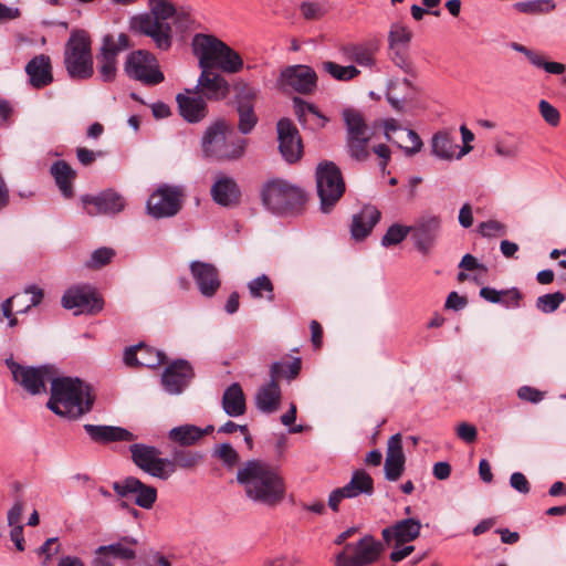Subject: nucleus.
Returning a JSON list of instances; mask_svg holds the SVG:
<instances>
[{"mask_svg": "<svg viewBox=\"0 0 566 566\" xmlns=\"http://www.w3.org/2000/svg\"><path fill=\"white\" fill-rule=\"evenodd\" d=\"M322 69L337 81H350L360 74L355 65H340L332 61L323 62Z\"/></svg>", "mask_w": 566, "mask_h": 566, "instance_id": "47", "label": "nucleus"}, {"mask_svg": "<svg viewBox=\"0 0 566 566\" xmlns=\"http://www.w3.org/2000/svg\"><path fill=\"white\" fill-rule=\"evenodd\" d=\"M479 232L485 238L503 235L506 233V226L496 220H489L480 223Z\"/></svg>", "mask_w": 566, "mask_h": 566, "instance_id": "59", "label": "nucleus"}, {"mask_svg": "<svg viewBox=\"0 0 566 566\" xmlns=\"http://www.w3.org/2000/svg\"><path fill=\"white\" fill-rule=\"evenodd\" d=\"M565 298L566 297L562 292L538 296L536 300V308L545 314L553 313L560 306Z\"/></svg>", "mask_w": 566, "mask_h": 566, "instance_id": "52", "label": "nucleus"}, {"mask_svg": "<svg viewBox=\"0 0 566 566\" xmlns=\"http://www.w3.org/2000/svg\"><path fill=\"white\" fill-rule=\"evenodd\" d=\"M195 55L200 69H219L227 73H237L243 66L241 56L213 35L196 34L192 40Z\"/></svg>", "mask_w": 566, "mask_h": 566, "instance_id": "3", "label": "nucleus"}, {"mask_svg": "<svg viewBox=\"0 0 566 566\" xmlns=\"http://www.w3.org/2000/svg\"><path fill=\"white\" fill-rule=\"evenodd\" d=\"M133 462L154 478L168 480L172 475L169 459L160 458V450L153 446L134 443L129 447Z\"/></svg>", "mask_w": 566, "mask_h": 566, "instance_id": "11", "label": "nucleus"}, {"mask_svg": "<svg viewBox=\"0 0 566 566\" xmlns=\"http://www.w3.org/2000/svg\"><path fill=\"white\" fill-rule=\"evenodd\" d=\"M190 272L200 293L206 297H212L221 285L218 269L207 262L193 261L190 263Z\"/></svg>", "mask_w": 566, "mask_h": 566, "instance_id": "24", "label": "nucleus"}, {"mask_svg": "<svg viewBox=\"0 0 566 566\" xmlns=\"http://www.w3.org/2000/svg\"><path fill=\"white\" fill-rule=\"evenodd\" d=\"M384 128H385V138L387 142L389 143H395L396 142L394 140L392 136H391V133H395L397 130H400L401 127L398 123L397 119L395 118H389V119H386L384 122ZM406 133H407V138L409 139V142L411 143V146H402L400 144L397 143V146L399 148H401L405 153L406 156H413L416 155L417 153H419L423 146V143L420 138V136L412 129H405Z\"/></svg>", "mask_w": 566, "mask_h": 566, "instance_id": "37", "label": "nucleus"}, {"mask_svg": "<svg viewBox=\"0 0 566 566\" xmlns=\"http://www.w3.org/2000/svg\"><path fill=\"white\" fill-rule=\"evenodd\" d=\"M88 437L97 443H109L116 441H133L136 436L125 428L116 426L84 424Z\"/></svg>", "mask_w": 566, "mask_h": 566, "instance_id": "33", "label": "nucleus"}, {"mask_svg": "<svg viewBox=\"0 0 566 566\" xmlns=\"http://www.w3.org/2000/svg\"><path fill=\"white\" fill-rule=\"evenodd\" d=\"M293 107L298 122L312 130L323 128L328 122L314 104L307 103L301 97L293 98Z\"/></svg>", "mask_w": 566, "mask_h": 566, "instance_id": "34", "label": "nucleus"}, {"mask_svg": "<svg viewBox=\"0 0 566 566\" xmlns=\"http://www.w3.org/2000/svg\"><path fill=\"white\" fill-rule=\"evenodd\" d=\"M457 147L458 146L453 143V138L447 132H438L431 138V153L440 159H452Z\"/></svg>", "mask_w": 566, "mask_h": 566, "instance_id": "41", "label": "nucleus"}, {"mask_svg": "<svg viewBox=\"0 0 566 566\" xmlns=\"http://www.w3.org/2000/svg\"><path fill=\"white\" fill-rule=\"evenodd\" d=\"M182 197L180 187L163 185L148 198L147 212L155 219L174 217L182 207Z\"/></svg>", "mask_w": 566, "mask_h": 566, "instance_id": "13", "label": "nucleus"}, {"mask_svg": "<svg viewBox=\"0 0 566 566\" xmlns=\"http://www.w3.org/2000/svg\"><path fill=\"white\" fill-rule=\"evenodd\" d=\"M379 220L380 211L376 207L371 205L364 206L358 213L353 216L350 224L352 238L356 241L364 240Z\"/></svg>", "mask_w": 566, "mask_h": 566, "instance_id": "32", "label": "nucleus"}, {"mask_svg": "<svg viewBox=\"0 0 566 566\" xmlns=\"http://www.w3.org/2000/svg\"><path fill=\"white\" fill-rule=\"evenodd\" d=\"M385 551V544L365 535L356 544H346L336 555V566H367L375 563Z\"/></svg>", "mask_w": 566, "mask_h": 566, "instance_id": "8", "label": "nucleus"}, {"mask_svg": "<svg viewBox=\"0 0 566 566\" xmlns=\"http://www.w3.org/2000/svg\"><path fill=\"white\" fill-rule=\"evenodd\" d=\"M510 485L522 494H527L531 490L530 482L521 472H514L510 478Z\"/></svg>", "mask_w": 566, "mask_h": 566, "instance_id": "63", "label": "nucleus"}, {"mask_svg": "<svg viewBox=\"0 0 566 566\" xmlns=\"http://www.w3.org/2000/svg\"><path fill=\"white\" fill-rule=\"evenodd\" d=\"M237 482L248 499L275 506L285 496V483L277 469L261 460H249L238 469Z\"/></svg>", "mask_w": 566, "mask_h": 566, "instance_id": "1", "label": "nucleus"}, {"mask_svg": "<svg viewBox=\"0 0 566 566\" xmlns=\"http://www.w3.org/2000/svg\"><path fill=\"white\" fill-rule=\"evenodd\" d=\"M210 195L217 205L232 208L239 205L241 190L232 177L220 174L211 186Z\"/></svg>", "mask_w": 566, "mask_h": 566, "instance_id": "27", "label": "nucleus"}, {"mask_svg": "<svg viewBox=\"0 0 566 566\" xmlns=\"http://www.w3.org/2000/svg\"><path fill=\"white\" fill-rule=\"evenodd\" d=\"M248 290L252 298L265 297L269 302L274 300V285L265 274L251 280L248 283Z\"/></svg>", "mask_w": 566, "mask_h": 566, "instance_id": "45", "label": "nucleus"}, {"mask_svg": "<svg viewBox=\"0 0 566 566\" xmlns=\"http://www.w3.org/2000/svg\"><path fill=\"white\" fill-rule=\"evenodd\" d=\"M406 457L402 449L401 434L396 433L387 441V451L384 464L385 478L395 482L399 480L405 470Z\"/></svg>", "mask_w": 566, "mask_h": 566, "instance_id": "26", "label": "nucleus"}, {"mask_svg": "<svg viewBox=\"0 0 566 566\" xmlns=\"http://www.w3.org/2000/svg\"><path fill=\"white\" fill-rule=\"evenodd\" d=\"M195 376L192 366L185 359H178L167 366L161 375V385L170 395L181 394Z\"/></svg>", "mask_w": 566, "mask_h": 566, "instance_id": "19", "label": "nucleus"}, {"mask_svg": "<svg viewBox=\"0 0 566 566\" xmlns=\"http://www.w3.org/2000/svg\"><path fill=\"white\" fill-rule=\"evenodd\" d=\"M137 544L138 541L135 537L126 535L116 543L97 547L95 554L106 553L122 560H132L136 558V552L133 546Z\"/></svg>", "mask_w": 566, "mask_h": 566, "instance_id": "38", "label": "nucleus"}, {"mask_svg": "<svg viewBox=\"0 0 566 566\" xmlns=\"http://www.w3.org/2000/svg\"><path fill=\"white\" fill-rule=\"evenodd\" d=\"M300 11L305 20L314 21L322 19L327 13V8L321 2L303 1Z\"/></svg>", "mask_w": 566, "mask_h": 566, "instance_id": "55", "label": "nucleus"}, {"mask_svg": "<svg viewBox=\"0 0 566 566\" xmlns=\"http://www.w3.org/2000/svg\"><path fill=\"white\" fill-rule=\"evenodd\" d=\"M168 439L180 447H190L201 439V428L195 424H182L168 432Z\"/></svg>", "mask_w": 566, "mask_h": 566, "instance_id": "40", "label": "nucleus"}, {"mask_svg": "<svg viewBox=\"0 0 566 566\" xmlns=\"http://www.w3.org/2000/svg\"><path fill=\"white\" fill-rule=\"evenodd\" d=\"M410 233V226L394 223L390 226L381 239V244L386 248L397 245L402 242Z\"/></svg>", "mask_w": 566, "mask_h": 566, "instance_id": "53", "label": "nucleus"}, {"mask_svg": "<svg viewBox=\"0 0 566 566\" xmlns=\"http://www.w3.org/2000/svg\"><path fill=\"white\" fill-rule=\"evenodd\" d=\"M222 409L229 417H240L245 413V398L238 382L231 384L222 395Z\"/></svg>", "mask_w": 566, "mask_h": 566, "instance_id": "36", "label": "nucleus"}, {"mask_svg": "<svg viewBox=\"0 0 566 566\" xmlns=\"http://www.w3.org/2000/svg\"><path fill=\"white\" fill-rule=\"evenodd\" d=\"M64 66L70 78L88 80L94 74L91 39L84 30H74L65 43Z\"/></svg>", "mask_w": 566, "mask_h": 566, "instance_id": "5", "label": "nucleus"}, {"mask_svg": "<svg viewBox=\"0 0 566 566\" xmlns=\"http://www.w3.org/2000/svg\"><path fill=\"white\" fill-rule=\"evenodd\" d=\"M411 31L401 23H392L388 33L389 49H408L411 41Z\"/></svg>", "mask_w": 566, "mask_h": 566, "instance_id": "46", "label": "nucleus"}, {"mask_svg": "<svg viewBox=\"0 0 566 566\" xmlns=\"http://www.w3.org/2000/svg\"><path fill=\"white\" fill-rule=\"evenodd\" d=\"M62 306L74 310L75 315H94L103 310L104 301L96 294L94 287L83 284L74 285L65 291L61 298Z\"/></svg>", "mask_w": 566, "mask_h": 566, "instance_id": "14", "label": "nucleus"}, {"mask_svg": "<svg viewBox=\"0 0 566 566\" xmlns=\"http://www.w3.org/2000/svg\"><path fill=\"white\" fill-rule=\"evenodd\" d=\"M441 230V219L434 214L419 217L410 226V234L415 247L422 254H428L434 247Z\"/></svg>", "mask_w": 566, "mask_h": 566, "instance_id": "16", "label": "nucleus"}, {"mask_svg": "<svg viewBox=\"0 0 566 566\" xmlns=\"http://www.w3.org/2000/svg\"><path fill=\"white\" fill-rule=\"evenodd\" d=\"M277 85L283 92L312 94L317 86V75L308 65L296 64L281 71Z\"/></svg>", "mask_w": 566, "mask_h": 566, "instance_id": "15", "label": "nucleus"}, {"mask_svg": "<svg viewBox=\"0 0 566 566\" xmlns=\"http://www.w3.org/2000/svg\"><path fill=\"white\" fill-rule=\"evenodd\" d=\"M113 256V249L99 248L91 254V259L86 262V265L92 269H98L106 265Z\"/></svg>", "mask_w": 566, "mask_h": 566, "instance_id": "58", "label": "nucleus"}, {"mask_svg": "<svg viewBox=\"0 0 566 566\" xmlns=\"http://www.w3.org/2000/svg\"><path fill=\"white\" fill-rule=\"evenodd\" d=\"M213 454L228 468H233L240 460L239 453L230 443L220 444Z\"/></svg>", "mask_w": 566, "mask_h": 566, "instance_id": "56", "label": "nucleus"}, {"mask_svg": "<svg viewBox=\"0 0 566 566\" xmlns=\"http://www.w3.org/2000/svg\"><path fill=\"white\" fill-rule=\"evenodd\" d=\"M522 298V293L516 287H512L509 290H502V301L499 304L504 305L505 307H520V301Z\"/></svg>", "mask_w": 566, "mask_h": 566, "instance_id": "61", "label": "nucleus"}, {"mask_svg": "<svg viewBox=\"0 0 566 566\" xmlns=\"http://www.w3.org/2000/svg\"><path fill=\"white\" fill-rule=\"evenodd\" d=\"M51 174L65 198L73 196L72 180L75 178V171L64 160H57L51 166Z\"/></svg>", "mask_w": 566, "mask_h": 566, "instance_id": "39", "label": "nucleus"}, {"mask_svg": "<svg viewBox=\"0 0 566 566\" xmlns=\"http://www.w3.org/2000/svg\"><path fill=\"white\" fill-rule=\"evenodd\" d=\"M374 493V480L364 470L354 471L350 481L343 488L335 489L328 496V506L337 512L339 503L344 499L357 497L360 494L371 495Z\"/></svg>", "mask_w": 566, "mask_h": 566, "instance_id": "17", "label": "nucleus"}, {"mask_svg": "<svg viewBox=\"0 0 566 566\" xmlns=\"http://www.w3.org/2000/svg\"><path fill=\"white\" fill-rule=\"evenodd\" d=\"M538 111L543 119L551 126L556 127L560 122L559 111L549 102L541 99L538 103Z\"/></svg>", "mask_w": 566, "mask_h": 566, "instance_id": "57", "label": "nucleus"}, {"mask_svg": "<svg viewBox=\"0 0 566 566\" xmlns=\"http://www.w3.org/2000/svg\"><path fill=\"white\" fill-rule=\"evenodd\" d=\"M514 8L522 13L539 14L554 10L555 3L553 0H528L516 2Z\"/></svg>", "mask_w": 566, "mask_h": 566, "instance_id": "49", "label": "nucleus"}, {"mask_svg": "<svg viewBox=\"0 0 566 566\" xmlns=\"http://www.w3.org/2000/svg\"><path fill=\"white\" fill-rule=\"evenodd\" d=\"M124 361L127 366L156 368L164 364L165 355L155 348L139 344L125 349Z\"/></svg>", "mask_w": 566, "mask_h": 566, "instance_id": "29", "label": "nucleus"}, {"mask_svg": "<svg viewBox=\"0 0 566 566\" xmlns=\"http://www.w3.org/2000/svg\"><path fill=\"white\" fill-rule=\"evenodd\" d=\"M262 203L274 214L298 213L306 202V193L297 186L282 179H274L263 185Z\"/></svg>", "mask_w": 566, "mask_h": 566, "instance_id": "4", "label": "nucleus"}, {"mask_svg": "<svg viewBox=\"0 0 566 566\" xmlns=\"http://www.w3.org/2000/svg\"><path fill=\"white\" fill-rule=\"evenodd\" d=\"M184 93L176 96L179 113L189 123L202 120L208 113L206 101L202 96H192L197 94L193 88H186Z\"/></svg>", "mask_w": 566, "mask_h": 566, "instance_id": "28", "label": "nucleus"}, {"mask_svg": "<svg viewBox=\"0 0 566 566\" xmlns=\"http://www.w3.org/2000/svg\"><path fill=\"white\" fill-rule=\"evenodd\" d=\"M94 401L91 386L78 378L52 379L48 408L55 415L77 419L92 410Z\"/></svg>", "mask_w": 566, "mask_h": 566, "instance_id": "2", "label": "nucleus"}, {"mask_svg": "<svg viewBox=\"0 0 566 566\" xmlns=\"http://www.w3.org/2000/svg\"><path fill=\"white\" fill-rule=\"evenodd\" d=\"M457 436L467 443H473L476 440L478 431L473 424L461 422L457 427Z\"/></svg>", "mask_w": 566, "mask_h": 566, "instance_id": "62", "label": "nucleus"}, {"mask_svg": "<svg viewBox=\"0 0 566 566\" xmlns=\"http://www.w3.org/2000/svg\"><path fill=\"white\" fill-rule=\"evenodd\" d=\"M279 149L290 164L298 161L303 155V144L296 126L289 118H281L276 124Z\"/></svg>", "mask_w": 566, "mask_h": 566, "instance_id": "18", "label": "nucleus"}, {"mask_svg": "<svg viewBox=\"0 0 566 566\" xmlns=\"http://www.w3.org/2000/svg\"><path fill=\"white\" fill-rule=\"evenodd\" d=\"M316 189L322 212H331L346 189L342 171L333 161L318 164L316 168Z\"/></svg>", "mask_w": 566, "mask_h": 566, "instance_id": "7", "label": "nucleus"}, {"mask_svg": "<svg viewBox=\"0 0 566 566\" xmlns=\"http://www.w3.org/2000/svg\"><path fill=\"white\" fill-rule=\"evenodd\" d=\"M256 408L264 413L275 412L281 402V388L279 382L269 380L262 385L255 392L254 397Z\"/></svg>", "mask_w": 566, "mask_h": 566, "instance_id": "35", "label": "nucleus"}, {"mask_svg": "<svg viewBox=\"0 0 566 566\" xmlns=\"http://www.w3.org/2000/svg\"><path fill=\"white\" fill-rule=\"evenodd\" d=\"M537 63L534 66L545 70L549 74L560 75L565 72L566 66L560 62H551L544 59L543 54H538L536 59Z\"/></svg>", "mask_w": 566, "mask_h": 566, "instance_id": "60", "label": "nucleus"}, {"mask_svg": "<svg viewBox=\"0 0 566 566\" xmlns=\"http://www.w3.org/2000/svg\"><path fill=\"white\" fill-rule=\"evenodd\" d=\"M113 489L122 497L135 494V504L146 510L151 509L157 500L156 488L143 483L135 476L114 482Z\"/></svg>", "mask_w": 566, "mask_h": 566, "instance_id": "21", "label": "nucleus"}, {"mask_svg": "<svg viewBox=\"0 0 566 566\" xmlns=\"http://www.w3.org/2000/svg\"><path fill=\"white\" fill-rule=\"evenodd\" d=\"M171 454L172 459L170 460V463H172V474L175 473L177 467L190 470L197 467L203 460V454L198 451L175 449Z\"/></svg>", "mask_w": 566, "mask_h": 566, "instance_id": "44", "label": "nucleus"}, {"mask_svg": "<svg viewBox=\"0 0 566 566\" xmlns=\"http://www.w3.org/2000/svg\"><path fill=\"white\" fill-rule=\"evenodd\" d=\"M151 3V13L154 18L151 20H158L166 22V20L172 18L176 13L175 6L168 0H149Z\"/></svg>", "mask_w": 566, "mask_h": 566, "instance_id": "54", "label": "nucleus"}, {"mask_svg": "<svg viewBox=\"0 0 566 566\" xmlns=\"http://www.w3.org/2000/svg\"><path fill=\"white\" fill-rule=\"evenodd\" d=\"M379 50L378 41L350 43L342 48L346 61L355 62L359 66L373 69L376 65V53Z\"/></svg>", "mask_w": 566, "mask_h": 566, "instance_id": "30", "label": "nucleus"}, {"mask_svg": "<svg viewBox=\"0 0 566 566\" xmlns=\"http://www.w3.org/2000/svg\"><path fill=\"white\" fill-rule=\"evenodd\" d=\"M134 27L140 33L150 36L158 49L166 51L171 46V25L168 22L142 15L135 19Z\"/></svg>", "mask_w": 566, "mask_h": 566, "instance_id": "25", "label": "nucleus"}, {"mask_svg": "<svg viewBox=\"0 0 566 566\" xmlns=\"http://www.w3.org/2000/svg\"><path fill=\"white\" fill-rule=\"evenodd\" d=\"M227 130L223 122H217L207 128L201 139L202 151L207 158L233 160L244 154L245 139L229 138Z\"/></svg>", "mask_w": 566, "mask_h": 566, "instance_id": "6", "label": "nucleus"}, {"mask_svg": "<svg viewBox=\"0 0 566 566\" xmlns=\"http://www.w3.org/2000/svg\"><path fill=\"white\" fill-rule=\"evenodd\" d=\"M25 73L30 84L34 88H42L53 82L51 59L49 55L39 54L32 57L25 65Z\"/></svg>", "mask_w": 566, "mask_h": 566, "instance_id": "31", "label": "nucleus"}, {"mask_svg": "<svg viewBox=\"0 0 566 566\" xmlns=\"http://www.w3.org/2000/svg\"><path fill=\"white\" fill-rule=\"evenodd\" d=\"M124 70L129 78L139 81L148 86L160 84L165 80L155 55L144 50L129 53L126 57Z\"/></svg>", "mask_w": 566, "mask_h": 566, "instance_id": "9", "label": "nucleus"}, {"mask_svg": "<svg viewBox=\"0 0 566 566\" xmlns=\"http://www.w3.org/2000/svg\"><path fill=\"white\" fill-rule=\"evenodd\" d=\"M193 90L196 93H201L203 98L220 101L229 94V83L223 76L216 73L214 70L210 67L201 69V74Z\"/></svg>", "mask_w": 566, "mask_h": 566, "instance_id": "23", "label": "nucleus"}, {"mask_svg": "<svg viewBox=\"0 0 566 566\" xmlns=\"http://www.w3.org/2000/svg\"><path fill=\"white\" fill-rule=\"evenodd\" d=\"M239 114V130L249 134L258 123L253 105L243 104L237 107Z\"/></svg>", "mask_w": 566, "mask_h": 566, "instance_id": "50", "label": "nucleus"}, {"mask_svg": "<svg viewBox=\"0 0 566 566\" xmlns=\"http://www.w3.org/2000/svg\"><path fill=\"white\" fill-rule=\"evenodd\" d=\"M392 63L410 77H417V70L409 60L407 49H389Z\"/></svg>", "mask_w": 566, "mask_h": 566, "instance_id": "51", "label": "nucleus"}, {"mask_svg": "<svg viewBox=\"0 0 566 566\" xmlns=\"http://www.w3.org/2000/svg\"><path fill=\"white\" fill-rule=\"evenodd\" d=\"M82 202L86 212L91 216L116 214L124 210L125 199L115 190L107 189L96 196L85 195Z\"/></svg>", "mask_w": 566, "mask_h": 566, "instance_id": "20", "label": "nucleus"}, {"mask_svg": "<svg viewBox=\"0 0 566 566\" xmlns=\"http://www.w3.org/2000/svg\"><path fill=\"white\" fill-rule=\"evenodd\" d=\"M369 136L346 138V146L350 157L357 161H364L369 157Z\"/></svg>", "mask_w": 566, "mask_h": 566, "instance_id": "48", "label": "nucleus"}, {"mask_svg": "<svg viewBox=\"0 0 566 566\" xmlns=\"http://www.w3.org/2000/svg\"><path fill=\"white\" fill-rule=\"evenodd\" d=\"M301 365V358H294L291 361H274L270 366V380L275 382H279L281 378L292 380L298 376Z\"/></svg>", "mask_w": 566, "mask_h": 566, "instance_id": "43", "label": "nucleus"}, {"mask_svg": "<svg viewBox=\"0 0 566 566\" xmlns=\"http://www.w3.org/2000/svg\"><path fill=\"white\" fill-rule=\"evenodd\" d=\"M130 48L129 38L125 33L115 38L112 34L104 35L102 46L96 55L98 76L103 82H112L117 73V55Z\"/></svg>", "mask_w": 566, "mask_h": 566, "instance_id": "10", "label": "nucleus"}, {"mask_svg": "<svg viewBox=\"0 0 566 566\" xmlns=\"http://www.w3.org/2000/svg\"><path fill=\"white\" fill-rule=\"evenodd\" d=\"M12 377L30 395L45 392V382L54 379L53 369L50 366L30 367L22 366L9 358L6 360Z\"/></svg>", "mask_w": 566, "mask_h": 566, "instance_id": "12", "label": "nucleus"}, {"mask_svg": "<svg viewBox=\"0 0 566 566\" xmlns=\"http://www.w3.org/2000/svg\"><path fill=\"white\" fill-rule=\"evenodd\" d=\"M421 530L419 520L409 517L396 522L381 531V536L386 545L401 546L416 539Z\"/></svg>", "mask_w": 566, "mask_h": 566, "instance_id": "22", "label": "nucleus"}, {"mask_svg": "<svg viewBox=\"0 0 566 566\" xmlns=\"http://www.w3.org/2000/svg\"><path fill=\"white\" fill-rule=\"evenodd\" d=\"M175 19V24L180 31L188 30L192 24V18L190 11L181 8L179 10L176 9V13L172 17Z\"/></svg>", "mask_w": 566, "mask_h": 566, "instance_id": "64", "label": "nucleus"}, {"mask_svg": "<svg viewBox=\"0 0 566 566\" xmlns=\"http://www.w3.org/2000/svg\"><path fill=\"white\" fill-rule=\"evenodd\" d=\"M343 119L345 122L347 136L346 138L352 137H360V136H369V129L367 124L361 115L356 109L347 108L343 112Z\"/></svg>", "mask_w": 566, "mask_h": 566, "instance_id": "42", "label": "nucleus"}]
</instances>
